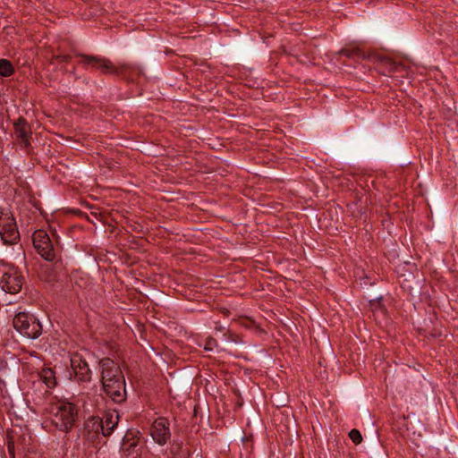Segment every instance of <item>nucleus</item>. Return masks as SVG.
<instances>
[{
	"label": "nucleus",
	"instance_id": "obj_1",
	"mask_svg": "<svg viewBox=\"0 0 458 458\" xmlns=\"http://www.w3.org/2000/svg\"><path fill=\"white\" fill-rule=\"evenodd\" d=\"M52 415V423L61 431H69L74 425L78 415L77 406L70 402L57 400L48 409Z\"/></svg>",
	"mask_w": 458,
	"mask_h": 458
},
{
	"label": "nucleus",
	"instance_id": "obj_2",
	"mask_svg": "<svg viewBox=\"0 0 458 458\" xmlns=\"http://www.w3.org/2000/svg\"><path fill=\"white\" fill-rule=\"evenodd\" d=\"M33 247L36 252L46 261L56 264L60 261V248L43 229L36 230L32 234Z\"/></svg>",
	"mask_w": 458,
	"mask_h": 458
},
{
	"label": "nucleus",
	"instance_id": "obj_3",
	"mask_svg": "<svg viewBox=\"0 0 458 458\" xmlns=\"http://www.w3.org/2000/svg\"><path fill=\"white\" fill-rule=\"evenodd\" d=\"M13 325L21 335L32 340L38 338L43 331L38 318L29 312L17 313L13 319Z\"/></svg>",
	"mask_w": 458,
	"mask_h": 458
},
{
	"label": "nucleus",
	"instance_id": "obj_4",
	"mask_svg": "<svg viewBox=\"0 0 458 458\" xmlns=\"http://www.w3.org/2000/svg\"><path fill=\"white\" fill-rule=\"evenodd\" d=\"M0 236L4 245H14L20 241L15 217L8 208L0 207Z\"/></svg>",
	"mask_w": 458,
	"mask_h": 458
},
{
	"label": "nucleus",
	"instance_id": "obj_5",
	"mask_svg": "<svg viewBox=\"0 0 458 458\" xmlns=\"http://www.w3.org/2000/svg\"><path fill=\"white\" fill-rule=\"evenodd\" d=\"M119 421V415L116 411H108L104 412L101 418L93 417L89 420L85 427L89 430H94L97 433L101 432L104 437H109L117 428Z\"/></svg>",
	"mask_w": 458,
	"mask_h": 458
},
{
	"label": "nucleus",
	"instance_id": "obj_6",
	"mask_svg": "<svg viewBox=\"0 0 458 458\" xmlns=\"http://www.w3.org/2000/svg\"><path fill=\"white\" fill-rule=\"evenodd\" d=\"M97 70H98L101 74H112L115 76H121L123 78H127L131 75L139 76L142 73L139 67L127 64H123L116 67L110 59L104 56L102 57Z\"/></svg>",
	"mask_w": 458,
	"mask_h": 458
},
{
	"label": "nucleus",
	"instance_id": "obj_7",
	"mask_svg": "<svg viewBox=\"0 0 458 458\" xmlns=\"http://www.w3.org/2000/svg\"><path fill=\"white\" fill-rule=\"evenodd\" d=\"M70 365L74 380L78 383H89L92 379V370L88 361L81 352H73L70 358Z\"/></svg>",
	"mask_w": 458,
	"mask_h": 458
},
{
	"label": "nucleus",
	"instance_id": "obj_8",
	"mask_svg": "<svg viewBox=\"0 0 458 458\" xmlns=\"http://www.w3.org/2000/svg\"><path fill=\"white\" fill-rule=\"evenodd\" d=\"M125 377L102 382L101 388L107 397L115 403H122L127 398Z\"/></svg>",
	"mask_w": 458,
	"mask_h": 458
},
{
	"label": "nucleus",
	"instance_id": "obj_9",
	"mask_svg": "<svg viewBox=\"0 0 458 458\" xmlns=\"http://www.w3.org/2000/svg\"><path fill=\"white\" fill-rule=\"evenodd\" d=\"M98 369L101 383L115 379L119 380L124 377L119 364L109 357H105L98 360Z\"/></svg>",
	"mask_w": 458,
	"mask_h": 458
},
{
	"label": "nucleus",
	"instance_id": "obj_10",
	"mask_svg": "<svg viewBox=\"0 0 458 458\" xmlns=\"http://www.w3.org/2000/svg\"><path fill=\"white\" fill-rule=\"evenodd\" d=\"M149 431L155 443L163 446L171 437L170 422L165 417L157 418L152 423Z\"/></svg>",
	"mask_w": 458,
	"mask_h": 458
},
{
	"label": "nucleus",
	"instance_id": "obj_11",
	"mask_svg": "<svg viewBox=\"0 0 458 458\" xmlns=\"http://www.w3.org/2000/svg\"><path fill=\"white\" fill-rule=\"evenodd\" d=\"M13 133L15 140L22 148L27 149L31 146L32 131L30 125L24 117L21 116L14 122Z\"/></svg>",
	"mask_w": 458,
	"mask_h": 458
},
{
	"label": "nucleus",
	"instance_id": "obj_12",
	"mask_svg": "<svg viewBox=\"0 0 458 458\" xmlns=\"http://www.w3.org/2000/svg\"><path fill=\"white\" fill-rule=\"evenodd\" d=\"M23 283V276L15 269H10L5 272L1 280L3 290L12 294L19 293L22 288Z\"/></svg>",
	"mask_w": 458,
	"mask_h": 458
},
{
	"label": "nucleus",
	"instance_id": "obj_13",
	"mask_svg": "<svg viewBox=\"0 0 458 458\" xmlns=\"http://www.w3.org/2000/svg\"><path fill=\"white\" fill-rule=\"evenodd\" d=\"M40 387L43 388V390H34L30 395L31 399L34 403L35 412H48V409L51 403H54L53 402L54 397L52 396V393L49 389L44 388L41 384L39 383Z\"/></svg>",
	"mask_w": 458,
	"mask_h": 458
},
{
	"label": "nucleus",
	"instance_id": "obj_14",
	"mask_svg": "<svg viewBox=\"0 0 458 458\" xmlns=\"http://www.w3.org/2000/svg\"><path fill=\"white\" fill-rule=\"evenodd\" d=\"M76 56L80 57L81 60L79 64L84 67L85 69H89V67L92 69L98 68L99 63L103 56L94 55H87L82 53H78Z\"/></svg>",
	"mask_w": 458,
	"mask_h": 458
},
{
	"label": "nucleus",
	"instance_id": "obj_15",
	"mask_svg": "<svg viewBox=\"0 0 458 458\" xmlns=\"http://www.w3.org/2000/svg\"><path fill=\"white\" fill-rule=\"evenodd\" d=\"M39 377L41 381L46 385V389L54 388L56 384V377L55 372L53 369L49 367L43 368L39 372Z\"/></svg>",
	"mask_w": 458,
	"mask_h": 458
},
{
	"label": "nucleus",
	"instance_id": "obj_16",
	"mask_svg": "<svg viewBox=\"0 0 458 458\" xmlns=\"http://www.w3.org/2000/svg\"><path fill=\"white\" fill-rule=\"evenodd\" d=\"M339 54L343 56L354 60H363L365 58L364 53L358 47L343 48L339 51Z\"/></svg>",
	"mask_w": 458,
	"mask_h": 458
},
{
	"label": "nucleus",
	"instance_id": "obj_17",
	"mask_svg": "<svg viewBox=\"0 0 458 458\" xmlns=\"http://www.w3.org/2000/svg\"><path fill=\"white\" fill-rule=\"evenodd\" d=\"M381 62L388 72H396L404 68L403 64L397 63L388 57L382 58Z\"/></svg>",
	"mask_w": 458,
	"mask_h": 458
},
{
	"label": "nucleus",
	"instance_id": "obj_18",
	"mask_svg": "<svg viewBox=\"0 0 458 458\" xmlns=\"http://www.w3.org/2000/svg\"><path fill=\"white\" fill-rule=\"evenodd\" d=\"M14 73L13 64L7 59H0V75L9 77Z\"/></svg>",
	"mask_w": 458,
	"mask_h": 458
},
{
	"label": "nucleus",
	"instance_id": "obj_19",
	"mask_svg": "<svg viewBox=\"0 0 458 458\" xmlns=\"http://www.w3.org/2000/svg\"><path fill=\"white\" fill-rule=\"evenodd\" d=\"M349 437L355 445H358L362 441V436L360 432L356 428H353L349 432Z\"/></svg>",
	"mask_w": 458,
	"mask_h": 458
},
{
	"label": "nucleus",
	"instance_id": "obj_20",
	"mask_svg": "<svg viewBox=\"0 0 458 458\" xmlns=\"http://www.w3.org/2000/svg\"><path fill=\"white\" fill-rule=\"evenodd\" d=\"M138 440H133L130 443H122L121 449L123 452L126 453L127 455L131 454V452L137 446Z\"/></svg>",
	"mask_w": 458,
	"mask_h": 458
},
{
	"label": "nucleus",
	"instance_id": "obj_21",
	"mask_svg": "<svg viewBox=\"0 0 458 458\" xmlns=\"http://www.w3.org/2000/svg\"><path fill=\"white\" fill-rule=\"evenodd\" d=\"M138 433H139V432H134V431H132V430H128V431L124 434V436H123V441H122V443H130V442H131V441H133V440H138V439L136 438V437H137V434H138Z\"/></svg>",
	"mask_w": 458,
	"mask_h": 458
},
{
	"label": "nucleus",
	"instance_id": "obj_22",
	"mask_svg": "<svg viewBox=\"0 0 458 458\" xmlns=\"http://www.w3.org/2000/svg\"><path fill=\"white\" fill-rule=\"evenodd\" d=\"M217 346V342L215 338L213 337H208L207 340H206V343H205V346H204V349L206 351H212L215 347Z\"/></svg>",
	"mask_w": 458,
	"mask_h": 458
},
{
	"label": "nucleus",
	"instance_id": "obj_23",
	"mask_svg": "<svg viewBox=\"0 0 458 458\" xmlns=\"http://www.w3.org/2000/svg\"><path fill=\"white\" fill-rule=\"evenodd\" d=\"M225 335L227 337V341L229 342H233V343H235V344H240L242 343V339L239 337V335L232 333L231 331H227Z\"/></svg>",
	"mask_w": 458,
	"mask_h": 458
},
{
	"label": "nucleus",
	"instance_id": "obj_24",
	"mask_svg": "<svg viewBox=\"0 0 458 458\" xmlns=\"http://www.w3.org/2000/svg\"><path fill=\"white\" fill-rule=\"evenodd\" d=\"M7 451L9 453L10 458H15V446L14 442L13 440H8L7 442Z\"/></svg>",
	"mask_w": 458,
	"mask_h": 458
},
{
	"label": "nucleus",
	"instance_id": "obj_25",
	"mask_svg": "<svg viewBox=\"0 0 458 458\" xmlns=\"http://www.w3.org/2000/svg\"><path fill=\"white\" fill-rule=\"evenodd\" d=\"M54 59L59 63H68L72 57L69 55H57L54 56Z\"/></svg>",
	"mask_w": 458,
	"mask_h": 458
},
{
	"label": "nucleus",
	"instance_id": "obj_26",
	"mask_svg": "<svg viewBox=\"0 0 458 458\" xmlns=\"http://www.w3.org/2000/svg\"><path fill=\"white\" fill-rule=\"evenodd\" d=\"M381 300H382V298L379 297V298H377L376 300L369 301L370 306L371 307H376L377 304H380Z\"/></svg>",
	"mask_w": 458,
	"mask_h": 458
},
{
	"label": "nucleus",
	"instance_id": "obj_27",
	"mask_svg": "<svg viewBox=\"0 0 458 458\" xmlns=\"http://www.w3.org/2000/svg\"><path fill=\"white\" fill-rule=\"evenodd\" d=\"M224 329H225V328H224L221 325H219V324H217V325L216 326V330H217V331H223Z\"/></svg>",
	"mask_w": 458,
	"mask_h": 458
}]
</instances>
